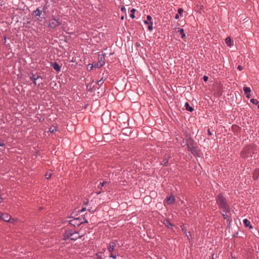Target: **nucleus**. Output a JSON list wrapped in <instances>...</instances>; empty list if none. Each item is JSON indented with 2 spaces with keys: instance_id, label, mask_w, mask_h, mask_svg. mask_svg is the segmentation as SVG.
<instances>
[{
  "instance_id": "nucleus-36",
  "label": "nucleus",
  "mask_w": 259,
  "mask_h": 259,
  "mask_svg": "<svg viewBox=\"0 0 259 259\" xmlns=\"http://www.w3.org/2000/svg\"><path fill=\"white\" fill-rule=\"evenodd\" d=\"M0 146L1 147H5V144L4 143V142H0Z\"/></svg>"
},
{
  "instance_id": "nucleus-41",
  "label": "nucleus",
  "mask_w": 259,
  "mask_h": 259,
  "mask_svg": "<svg viewBox=\"0 0 259 259\" xmlns=\"http://www.w3.org/2000/svg\"><path fill=\"white\" fill-rule=\"evenodd\" d=\"M179 15H180L178 14H176V16H175V19H178L179 18Z\"/></svg>"
},
{
  "instance_id": "nucleus-13",
  "label": "nucleus",
  "mask_w": 259,
  "mask_h": 259,
  "mask_svg": "<svg viewBox=\"0 0 259 259\" xmlns=\"http://www.w3.org/2000/svg\"><path fill=\"white\" fill-rule=\"evenodd\" d=\"M51 66L57 71L59 72L61 70V66L56 62L51 63Z\"/></svg>"
},
{
  "instance_id": "nucleus-4",
  "label": "nucleus",
  "mask_w": 259,
  "mask_h": 259,
  "mask_svg": "<svg viewBox=\"0 0 259 259\" xmlns=\"http://www.w3.org/2000/svg\"><path fill=\"white\" fill-rule=\"evenodd\" d=\"M117 242V240H113L112 241L110 242L109 246L107 247V249L109 252H110L109 257H112L114 259L116 258L117 256L118 255V254H116L114 253V252L116 251L115 247Z\"/></svg>"
},
{
  "instance_id": "nucleus-20",
  "label": "nucleus",
  "mask_w": 259,
  "mask_h": 259,
  "mask_svg": "<svg viewBox=\"0 0 259 259\" xmlns=\"http://www.w3.org/2000/svg\"><path fill=\"white\" fill-rule=\"evenodd\" d=\"M225 42L228 46L230 47L232 46V44H231L232 41H231V39L230 37H227L225 39Z\"/></svg>"
},
{
  "instance_id": "nucleus-15",
  "label": "nucleus",
  "mask_w": 259,
  "mask_h": 259,
  "mask_svg": "<svg viewBox=\"0 0 259 259\" xmlns=\"http://www.w3.org/2000/svg\"><path fill=\"white\" fill-rule=\"evenodd\" d=\"M243 223L244 224V226L245 227H249V229H252L253 226L250 225V221H248L247 219H245L243 221Z\"/></svg>"
},
{
  "instance_id": "nucleus-11",
  "label": "nucleus",
  "mask_w": 259,
  "mask_h": 259,
  "mask_svg": "<svg viewBox=\"0 0 259 259\" xmlns=\"http://www.w3.org/2000/svg\"><path fill=\"white\" fill-rule=\"evenodd\" d=\"M87 88L88 89V91L90 92H92L96 90V89H99V88L96 86V85H93L92 83L88 84Z\"/></svg>"
},
{
  "instance_id": "nucleus-40",
  "label": "nucleus",
  "mask_w": 259,
  "mask_h": 259,
  "mask_svg": "<svg viewBox=\"0 0 259 259\" xmlns=\"http://www.w3.org/2000/svg\"><path fill=\"white\" fill-rule=\"evenodd\" d=\"M83 220H84V221H82L83 223H88V220L86 219L83 218Z\"/></svg>"
},
{
  "instance_id": "nucleus-14",
  "label": "nucleus",
  "mask_w": 259,
  "mask_h": 259,
  "mask_svg": "<svg viewBox=\"0 0 259 259\" xmlns=\"http://www.w3.org/2000/svg\"><path fill=\"white\" fill-rule=\"evenodd\" d=\"M42 10H40L39 8H37L36 10L34 11L32 14V15H34L35 17L38 16L40 17V15L42 14Z\"/></svg>"
},
{
  "instance_id": "nucleus-19",
  "label": "nucleus",
  "mask_w": 259,
  "mask_h": 259,
  "mask_svg": "<svg viewBox=\"0 0 259 259\" xmlns=\"http://www.w3.org/2000/svg\"><path fill=\"white\" fill-rule=\"evenodd\" d=\"M164 224L165 225V226L167 227H169L170 226L173 227L174 226L170 222L169 219H166L164 220Z\"/></svg>"
},
{
  "instance_id": "nucleus-2",
  "label": "nucleus",
  "mask_w": 259,
  "mask_h": 259,
  "mask_svg": "<svg viewBox=\"0 0 259 259\" xmlns=\"http://www.w3.org/2000/svg\"><path fill=\"white\" fill-rule=\"evenodd\" d=\"M187 149L188 151L191 152V153L195 156H199V150L196 142L193 139H189L186 141Z\"/></svg>"
},
{
  "instance_id": "nucleus-33",
  "label": "nucleus",
  "mask_w": 259,
  "mask_h": 259,
  "mask_svg": "<svg viewBox=\"0 0 259 259\" xmlns=\"http://www.w3.org/2000/svg\"><path fill=\"white\" fill-rule=\"evenodd\" d=\"M203 79L205 82H206L208 81V77L207 76L204 75L203 77Z\"/></svg>"
},
{
  "instance_id": "nucleus-45",
  "label": "nucleus",
  "mask_w": 259,
  "mask_h": 259,
  "mask_svg": "<svg viewBox=\"0 0 259 259\" xmlns=\"http://www.w3.org/2000/svg\"><path fill=\"white\" fill-rule=\"evenodd\" d=\"M89 203V201H86V202H85V205H88Z\"/></svg>"
},
{
  "instance_id": "nucleus-7",
  "label": "nucleus",
  "mask_w": 259,
  "mask_h": 259,
  "mask_svg": "<svg viewBox=\"0 0 259 259\" xmlns=\"http://www.w3.org/2000/svg\"><path fill=\"white\" fill-rule=\"evenodd\" d=\"M105 54L99 55L98 61L94 65L95 67L100 68L105 64Z\"/></svg>"
},
{
  "instance_id": "nucleus-27",
  "label": "nucleus",
  "mask_w": 259,
  "mask_h": 259,
  "mask_svg": "<svg viewBox=\"0 0 259 259\" xmlns=\"http://www.w3.org/2000/svg\"><path fill=\"white\" fill-rule=\"evenodd\" d=\"M57 127L55 126H52L50 129L49 132L50 133H54L57 131Z\"/></svg>"
},
{
  "instance_id": "nucleus-24",
  "label": "nucleus",
  "mask_w": 259,
  "mask_h": 259,
  "mask_svg": "<svg viewBox=\"0 0 259 259\" xmlns=\"http://www.w3.org/2000/svg\"><path fill=\"white\" fill-rule=\"evenodd\" d=\"M243 91L244 92V93L245 94H247L250 93L251 90L249 88L247 87H243Z\"/></svg>"
},
{
  "instance_id": "nucleus-38",
  "label": "nucleus",
  "mask_w": 259,
  "mask_h": 259,
  "mask_svg": "<svg viewBox=\"0 0 259 259\" xmlns=\"http://www.w3.org/2000/svg\"><path fill=\"white\" fill-rule=\"evenodd\" d=\"M121 11L122 12H125L126 9L124 7H122L121 8Z\"/></svg>"
},
{
  "instance_id": "nucleus-16",
  "label": "nucleus",
  "mask_w": 259,
  "mask_h": 259,
  "mask_svg": "<svg viewBox=\"0 0 259 259\" xmlns=\"http://www.w3.org/2000/svg\"><path fill=\"white\" fill-rule=\"evenodd\" d=\"M178 32H179L180 34H181V38L185 40V39L186 38V36L185 33H184V29L179 28Z\"/></svg>"
},
{
  "instance_id": "nucleus-32",
  "label": "nucleus",
  "mask_w": 259,
  "mask_h": 259,
  "mask_svg": "<svg viewBox=\"0 0 259 259\" xmlns=\"http://www.w3.org/2000/svg\"><path fill=\"white\" fill-rule=\"evenodd\" d=\"M227 213L225 212V213H222V215L223 217V218L225 220H228L229 216L226 214Z\"/></svg>"
},
{
  "instance_id": "nucleus-30",
  "label": "nucleus",
  "mask_w": 259,
  "mask_h": 259,
  "mask_svg": "<svg viewBox=\"0 0 259 259\" xmlns=\"http://www.w3.org/2000/svg\"><path fill=\"white\" fill-rule=\"evenodd\" d=\"M178 14L182 16L184 12V10L182 8H179L178 10Z\"/></svg>"
},
{
  "instance_id": "nucleus-44",
  "label": "nucleus",
  "mask_w": 259,
  "mask_h": 259,
  "mask_svg": "<svg viewBox=\"0 0 259 259\" xmlns=\"http://www.w3.org/2000/svg\"><path fill=\"white\" fill-rule=\"evenodd\" d=\"M124 16H121V17H120V19L121 20H123L124 19Z\"/></svg>"
},
{
  "instance_id": "nucleus-17",
  "label": "nucleus",
  "mask_w": 259,
  "mask_h": 259,
  "mask_svg": "<svg viewBox=\"0 0 259 259\" xmlns=\"http://www.w3.org/2000/svg\"><path fill=\"white\" fill-rule=\"evenodd\" d=\"M185 107L187 111L192 112L194 110V108L190 106L188 102H186L185 104Z\"/></svg>"
},
{
  "instance_id": "nucleus-21",
  "label": "nucleus",
  "mask_w": 259,
  "mask_h": 259,
  "mask_svg": "<svg viewBox=\"0 0 259 259\" xmlns=\"http://www.w3.org/2000/svg\"><path fill=\"white\" fill-rule=\"evenodd\" d=\"M168 163V158H165L164 159L162 162L161 163V164L163 165V166H167Z\"/></svg>"
},
{
  "instance_id": "nucleus-48",
  "label": "nucleus",
  "mask_w": 259,
  "mask_h": 259,
  "mask_svg": "<svg viewBox=\"0 0 259 259\" xmlns=\"http://www.w3.org/2000/svg\"><path fill=\"white\" fill-rule=\"evenodd\" d=\"M88 210L89 211L91 212H93V211H91V209H88Z\"/></svg>"
},
{
  "instance_id": "nucleus-46",
  "label": "nucleus",
  "mask_w": 259,
  "mask_h": 259,
  "mask_svg": "<svg viewBox=\"0 0 259 259\" xmlns=\"http://www.w3.org/2000/svg\"><path fill=\"white\" fill-rule=\"evenodd\" d=\"M40 19L38 18V19H37V20H39V21H42V18L40 17Z\"/></svg>"
},
{
  "instance_id": "nucleus-37",
  "label": "nucleus",
  "mask_w": 259,
  "mask_h": 259,
  "mask_svg": "<svg viewBox=\"0 0 259 259\" xmlns=\"http://www.w3.org/2000/svg\"><path fill=\"white\" fill-rule=\"evenodd\" d=\"M85 210H86V208L85 207H83L81 210H79L78 212H82L84 211H85Z\"/></svg>"
},
{
  "instance_id": "nucleus-50",
  "label": "nucleus",
  "mask_w": 259,
  "mask_h": 259,
  "mask_svg": "<svg viewBox=\"0 0 259 259\" xmlns=\"http://www.w3.org/2000/svg\"><path fill=\"white\" fill-rule=\"evenodd\" d=\"M231 259H236V258L234 256H232Z\"/></svg>"
},
{
  "instance_id": "nucleus-5",
  "label": "nucleus",
  "mask_w": 259,
  "mask_h": 259,
  "mask_svg": "<svg viewBox=\"0 0 259 259\" xmlns=\"http://www.w3.org/2000/svg\"><path fill=\"white\" fill-rule=\"evenodd\" d=\"M254 150V147L252 146H248L246 147L241 152V156L246 158L251 156L252 153H253Z\"/></svg>"
},
{
  "instance_id": "nucleus-47",
  "label": "nucleus",
  "mask_w": 259,
  "mask_h": 259,
  "mask_svg": "<svg viewBox=\"0 0 259 259\" xmlns=\"http://www.w3.org/2000/svg\"><path fill=\"white\" fill-rule=\"evenodd\" d=\"M38 79H39V78H41V79H42V77H41V76L39 75H38Z\"/></svg>"
},
{
  "instance_id": "nucleus-6",
  "label": "nucleus",
  "mask_w": 259,
  "mask_h": 259,
  "mask_svg": "<svg viewBox=\"0 0 259 259\" xmlns=\"http://www.w3.org/2000/svg\"><path fill=\"white\" fill-rule=\"evenodd\" d=\"M62 25V21L59 17L53 16L52 18V22L50 23L49 27L55 29L56 27Z\"/></svg>"
},
{
  "instance_id": "nucleus-35",
  "label": "nucleus",
  "mask_w": 259,
  "mask_h": 259,
  "mask_svg": "<svg viewBox=\"0 0 259 259\" xmlns=\"http://www.w3.org/2000/svg\"><path fill=\"white\" fill-rule=\"evenodd\" d=\"M207 133H208V135L210 136L212 135V134L211 133V132H210V131L209 128L207 130Z\"/></svg>"
},
{
  "instance_id": "nucleus-43",
  "label": "nucleus",
  "mask_w": 259,
  "mask_h": 259,
  "mask_svg": "<svg viewBox=\"0 0 259 259\" xmlns=\"http://www.w3.org/2000/svg\"><path fill=\"white\" fill-rule=\"evenodd\" d=\"M250 93L246 94V98H247V99L250 98Z\"/></svg>"
},
{
  "instance_id": "nucleus-10",
  "label": "nucleus",
  "mask_w": 259,
  "mask_h": 259,
  "mask_svg": "<svg viewBox=\"0 0 259 259\" xmlns=\"http://www.w3.org/2000/svg\"><path fill=\"white\" fill-rule=\"evenodd\" d=\"M11 217L9 214L4 213H3V215H1V218H0V220H4L5 222L13 223V222L11 221Z\"/></svg>"
},
{
  "instance_id": "nucleus-18",
  "label": "nucleus",
  "mask_w": 259,
  "mask_h": 259,
  "mask_svg": "<svg viewBox=\"0 0 259 259\" xmlns=\"http://www.w3.org/2000/svg\"><path fill=\"white\" fill-rule=\"evenodd\" d=\"M167 202L168 204H173L175 202V198L174 196H171L167 199Z\"/></svg>"
},
{
  "instance_id": "nucleus-28",
  "label": "nucleus",
  "mask_w": 259,
  "mask_h": 259,
  "mask_svg": "<svg viewBox=\"0 0 259 259\" xmlns=\"http://www.w3.org/2000/svg\"><path fill=\"white\" fill-rule=\"evenodd\" d=\"M104 79H103V78L102 77L100 80H98L97 81V84L99 86H101L102 85V84L104 83Z\"/></svg>"
},
{
  "instance_id": "nucleus-25",
  "label": "nucleus",
  "mask_w": 259,
  "mask_h": 259,
  "mask_svg": "<svg viewBox=\"0 0 259 259\" xmlns=\"http://www.w3.org/2000/svg\"><path fill=\"white\" fill-rule=\"evenodd\" d=\"M136 11V10L135 9H132L131 10V14H130V17L132 18V19H134L135 18V12Z\"/></svg>"
},
{
  "instance_id": "nucleus-8",
  "label": "nucleus",
  "mask_w": 259,
  "mask_h": 259,
  "mask_svg": "<svg viewBox=\"0 0 259 259\" xmlns=\"http://www.w3.org/2000/svg\"><path fill=\"white\" fill-rule=\"evenodd\" d=\"M68 222L70 225L74 227H78L81 224H83V222L81 221V218L80 217L74 218Z\"/></svg>"
},
{
  "instance_id": "nucleus-31",
  "label": "nucleus",
  "mask_w": 259,
  "mask_h": 259,
  "mask_svg": "<svg viewBox=\"0 0 259 259\" xmlns=\"http://www.w3.org/2000/svg\"><path fill=\"white\" fill-rule=\"evenodd\" d=\"M51 176H52V174L49 172H47L45 175V177L47 179H49L50 178H51Z\"/></svg>"
},
{
  "instance_id": "nucleus-39",
  "label": "nucleus",
  "mask_w": 259,
  "mask_h": 259,
  "mask_svg": "<svg viewBox=\"0 0 259 259\" xmlns=\"http://www.w3.org/2000/svg\"><path fill=\"white\" fill-rule=\"evenodd\" d=\"M97 259H103L101 255H99L98 254H97Z\"/></svg>"
},
{
  "instance_id": "nucleus-3",
  "label": "nucleus",
  "mask_w": 259,
  "mask_h": 259,
  "mask_svg": "<svg viewBox=\"0 0 259 259\" xmlns=\"http://www.w3.org/2000/svg\"><path fill=\"white\" fill-rule=\"evenodd\" d=\"M83 235L80 236L78 232L73 231L72 230H66L64 233L65 240H76L78 238L82 237Z\"/></svg>"
},
{
  "instance_id": "nucleus-53",
  "label": "nucleus",
  "mask_w": 259,
  "mask_h": 259,
  "mask_svg": "<svg viewBox=\"0 0 259 259\" xmlns=\"http://www.w3.org/2000/svg\"><path fill=\"white\" fill-rule=\"evenodd\" d=\"M2 198L1 197V196H0V200H2Z\"/></svg>"
},
{
  "instance_id": "nucleus-34",
  "label": "nucleus",
  "mask_w": 259,
  "mask_h": 259,
  "mask_svg": "<svg viewBox=\"0 0 259 259\" xmlns=\"http://www.w3.org/2000/svg\"><path fill=\"white\" fill-rule=\"evenodd\" d=\"M237 69L239 71H241L243 69V67L242 66H241V65H238V67H237Z\"/></svg>"
},
{
  "instance_id": "nucleus-49",
  "label": "nucleus",
  "mask_w": 259,
  "mask_h": 259,
  "mask_svg": "<svg viewBox=\"0 0 259 259\" xmlns=\"http://www.w3.org/2000/svg\"><path fill=\"white\" fill-rule=\"evenodd\" d=\"M3 215V213L0 212V218H1V215Z\"/></svg>"
},
{
  "instance_id": "nucleus-26",
  "label": "nucleus",
  "mask_w": 259,
  "mask_h": 259,
  "mask_svg": "<svg viewBox=\"0 0 259 259\" xmlns=\"http://www.w3.org/2000/svg\"><path fill=\"white\" fill-rule=\"evenodd\" d=\"M107 184L106 182H103L100 183L98 186V188L101 190L103 189V187H104Z\"/></svg>"
},
{
  "instance_id": "nucleus-22",
  "label": "nucleus",
  "mask_w": 259,
  "mask_h": 259,
  "mask_svg": "<svg viewBox=\"0 0 259 259\" xmlns=\"http://www.w3.org/2000/svg\"><path fill=\"white\" fill-rule=\"evenodd\" d=\"M193 139L189 133H188L187 132H186L185 134V138L184 139L186 140V141H188L189 139Z\"/></svg>"
},
{
  "instance_id": "nucleus-42",
  "label": "nucleus",
  "mask_w": 259,
  "mask_h": 259,
  "mask_svg": "<svg viewBox=\"0 0 259 259\" xmlns=\"http://www.w3.org/2000/svg\"><path fill=\"white\" fill-rule=\"evenodd\" d=\"M181 228H182V230H183V231H184L185 232H186V229H185V227H184V226H183V227L181 226Z\"/></svg>"
},
{
  "instance_id": "nucleus-1",
  "label": "nucleus",
  "mask_w": 259,
  "mask_h": 259,
  "mask_svg": "<svg viewBox=\"0 0 259 259\" xmlns=\"http://www.w3.org/2000/svg\"><path fill=\"white\" fill-rule=\"evenodd\" d=\"M215 200L219 209L223 210V211L226 213L230 212L231 207L226 198L222 193H220L217 196Z\"/></svg>"
},
{
  "instance_id": "nucleus-52",
  "label": "nucleus",
  "mask_w": 259,
  "mask_h": 259,
  "mask_svg": "<svg viewBox=\"0 0 259 259\" xmlns=\"http://www.w3.org/2000/svg\"><path fill=\"white\" fill-rule=\"evenodd\" d=\"M100 193H101V192H98V193H97V194H100Z\"/></svg>"
},
{
  "instance_id": "nucleus-51",
  "label": "nucleus",
  "mask_w": 259,
  "mask_h": 259,
  "mask_svg": "<svg viewBox=\"0 0 259 259\" xmlns=\"http://www.w3.org/2000/svg\"><path fill=\"white\" fill-rule=\"evenodd\" d=\"M209 259H214L213 256H212L211 258H210Z\"/></svg>"
},
{
  "instance_id": "nucleus-23",
  "label": "nucleus",
  "mask_w": 259,
  "mask_h": 259,
  "mask_svg": "<svg viewBox=\"0 0 259 259\" xmlns=\"http://www.w3.org/2000/svg\"><path fill=\"white\" fill-rule=\"evenodd\" d=\"M250 101L254 105H257V108L259 109V104H258V101L257 99L253 98L251 99Z\"/></svg>"
},
{
  "instance_id": "nucleus-9",
  "label": "nucleus",
  "mask_w": 259,
  "mask_h": 259,
  "mask_svg": "<svg viewBox=\"0 0 259 259\" xmlns=\"http://www.w3.org/2000/svg\"><path fill=\"white\" fill-rule=\"evenodd\" d=\"M145 24H149L148 28L149 30H153V22L152 21V17L150 15L147 16V20L144 21Z\"/></svg>"
},
{
  "instance_id": "nucleus-29",
  "label": "nucleus",
  "mask_w": 259,
  "mask_h": 259,
  "mask_svg": "<svg viewBox=\"0 0 259 259\" xmlns=\"http://www.w3.org/2000/svg\"><path fill=\"white\" fill-rule=\"evenodd\" d=\"M182 138V142H181V145L182 146V147H185L187 146V145H185L186 144V142H185V139L184 138Z\"/></svg>"
},
{
  "instance_id": "nucleus-12",
  "label": "nucleus",
  "mask_w": 259,
  "mask_h": 259,
  "mask_svg": "<svg viewBox=\"0 0 259 259\" xmlns=\"http://www.w3.org/2000/svg\"><path fill=\"white\" fill-rule=\"evenodd\" d=\"M29 79L33 81V83L35 85H37L36 80L38 79V74H34L33 73H31V75L29 76Z\"/></svg>"
}]
</instances>
